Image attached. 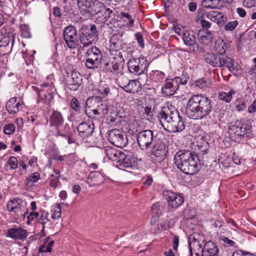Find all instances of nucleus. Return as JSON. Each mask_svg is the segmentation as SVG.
Here are the masks:
<instances>
[{"mask_svg":"<svg viewBox=\"0 0 256 256\" xmlns=\"http://www.w3.org/2000/svg\"><path fill=\"white\" fill-rule=\"evenodd\" d=\"M211 101L201 94L193 95L188 100L186 113L192 119L199 120L208 116L212 111Z\"/></svg>","mask_w":256,"mask_h":256,"instance_id":"obj_1","label":"nucleus"},{"mask_svg":"<svg viewBox=\"0 0 256 256\" xmlns=\"http://www.w3.org/2000/svg\"><path fill=\"white\" fill-rule=\"evenodd\" d=\"M198 156L190 151L180 150L177 152V168L184 173L193 174L198 169Z\"/></svg>","mask_w":256,"mask_h":256,"instance_id":"obj_2","label":"nucleus"},{"mask_svg":"<svg viewBox=\"0 0 256 256\" xmlns=\"http://www.w3.org/2000/svg\"><path fill=\"white\" fill-rule=\"evenodd\" d=\"M204 57L206 62L213 67L226 68L232 72L237 69V64L226 55L206 53Z\"/></svg>","mask_w":256,"mask_h":256,"instance_id":"obj_3","label":"nucleus"},{"mask_svg":"<svg viewBox=\"0 0 256 256\" xmlns=\"http://www.w3.org/2000/svg\"><path fill=\"white\" fill-rule=\"evenodd\" d=\"M174 108L163 107L158 114V118L161 125L170 132H176V116L174 113Z\"/></svg>","mask_w":256,"mask_h":256,"instance_id":"obj_4","label":"nucleus"},{"mask_svg":"<svg viewBox=\"0 0 256 256\" xmlns=\"http://www.w3.org/2000/svg\"><path fill=\"white\" fill-rule=\"evenodd\" d=\"M98 38V31L95 24L90 28H82L79 32V40L82 45V50L96 43Z\"/></svg>","mask_w":256,"mask_h":256,"instance_id":"obj_5","label":"nucleus"},{"mask_svg":"<svg viewBox=\"0 0 256 256\" xmlns=\"http://www.w3.org/2000/svg\"><path fill=\"white\" fill-rule=\"evenodd\" d=\"M78 6L82 15L94 16L104 8V4L98 0H76Z\"/></svg>","mask_w":256,"mask_h":256,"instance_id":"obj_6","label":"nucleus"},{"mask_svg":"<svg viewBox=\"0 0 256 256\" xmlns=\"http://www.w3.org/2000/svg\"><path fill=\"white\" fill-rule=\"evenodd\" d=\"M85 66L88 69L98 68L102 60L101 51L96 46L89 48L84 54Z\"/></svg>","mask_w":256,"mask_h":256,"instance_id":"obj_7","label":"nucleus"},{"mask_svg":"<svg viewBox=\"0 0 256 256\" xmlns=\"http://www.w3.org/2000/svg\"><path fill=\"white\" fill-rule=\"evenodd\" d=\"M188 241L191 256H203L202 244L206 241L204 236L200 234H191Z\"/></svg>","mask_w":256,"mask_h":256,"instance_id":"obj_8","label":"nucleus"},{"mask_svg":"<svg viewBox=\"0 0 256 256\" xmlns=\"http://www.w3.org/2000/svg\"><path fill=\"white\" fill-rule=\"evenodd\" d=\"M129 72L136 75H140L144 72L148 67L146 60L144 58H132L130 59L127 63Z\"/></svg>","mask_w":256,"mask_h":256,"instance_id":"obj_9","label":"nucleus"},{"mask_svg":"<svg viewBox=\"0 0 256 256\" xmlns=\"http://www.w3.org/2000/svg\"><path fill=\"white\" fill-rule=\"evenodd\" d=\"M64 38L68 47L71 49H76L78 46L77 31L74 26H69L64 28L63 32Z\"/></svg>","mask_w":256,"mask_h":256,"instance_id":"obj_10","label":"nucleus"},{"mask_svg":"<svg viewBox=\"0 0 256 256\" xmlns=\"http://www.w3.org/2000/svg\"><path fill=\"white\" fill-rule=\"evenodd\" d=\"M108 138L110 143L118 148L125 147L128 142L126 136L116 129L112 130L108 132Z\"/></svg>","mask_w":256,"mask_h":256,"instance_id":"obj_11","label":"nucleus"},{"mask_svg":"<svg viewBox=\"0 0 256 256\" xmlns=\"http://www.w3.org/2000/svg\"><path fill=\"white\" fill-rule=\"evenodd\" d=\"M118 86L126 92L135 94L141 90L140 84L137 80H128L126 77L122 76L120 78Z\"/></svg>","mask_w":256,"mask_h":256,"instance_id":"obj_12","label":"nucleus"},{"mask_svg":"<svg viewBox=\"0 0 256 256\" xmlns=\"http://www.w3.org/2000/svg\"><path fill=\"white\" fill-rule=\"evenodd\" d=\"M138 143L142 150H146L153 144L154 135L151 130H144L137 136Z\"/></svg>","mask_w":256,"mask_h":256,"instance_id":"obj_13","label":"nucleus"},{"mask_svg":"<svg viewBox=\"0 0 256 256\" xmlns=\"http://www.w3.org/2000/svg\"><path fill=\"white\" fill-rule=\"evenodd\" d=\"M6 206L8 211L14 212L18 216H22L26 214L25 204L20 198H14L9 200L7 203Z\"/></svg>","mask_w":256,"mask_h":256,"instance_id":"obj_14","label":"nucleus"},{"mask_svg":"<svg viewBox=\"0 0 256 256\" xmlns=\"http://www.w3.org/2000/svg\"><path fill=\"white\" fill-rule=\"evenodd\" d=\"M228 134L234 136H244L250 132V126L247 124H240L237 122L231 124L228 128Z\"/></svg>","mask_w":256,"mask_h":256,"instance_id":"obj_15","label":"nucleus"},{"mask_svg":"<svg viewBox=\"0 0 256 256\" xmlns=\"http://www.w3.org/2000/svg\"><path fill=\"white\" fill-rule=\"evenodd\" d=\"M86 105L90 108L96 107L102 114L106 115L108 114V104L106 102L102 100L100 96H94L88 98L86 100Z\"/></svg>","mask_w":256,"mask_h":256,"instance_id":"obj_16","label":"nucleus"},{"mask_svg":"<svg viewBox=\"0 0 256 256\" xmlns=\"http://www.w3.org/2000/svg\"><path fill=\"white\" fill-rule=\"evenodd\" d=\"M66 82L68 88L76 90L82 84V77L80 72L72 70L67 74Z\"/></svg>","mask_w":256,"mask_h":256,"instance_id":"obj_17","label":"nucleus"},{"mask_svg":"<svg viewBox=\"0 0 256 256\" xmlns=\"http://www.w3.org/2000/svg\"><path fill=\"white\" fill-rule=\"evenodd\" d=\"M177 34L182 38L185 44L190 46L196 45L195 32L194 31L182 30L177 26Z\"/></svg>","mask_w":256,"mask_h":256,"instance_id":"obj_18","label":"nucleus"},{"mask_svg":"<svg viewBox=\"0 0 256 256\" xmlns=\"http://www.w3.org/2000/svg\"><path fill=\"white\" fill-rule=\"evenodd\" d=\"M203 256H218V248L211 240L202 244Z\"/></svg>","mask_w":256,"mask_h":256,"instance_id":"obj_19","label":"nucleus"},{"mask_svg":"<svg viewBox=\"0 0 256 256\" xmlns=\"http://www.w3.org/2000/svg\"><path fill=\"white\" fill-rule=\"evenodd\" d=\"M94 124L87 122H82L77 128L79 135L84 138L90 136L94 131Z\"/></svg>","mask_w":256,"mask_h":256,"instance_id":"obj_20","label":"nucleus"},{"mask_svg":"<svg viewBox=\"0 0 256 256\" xmlns=\"http://www.w3.org/2000/svg\"><path fill=\"white\" fill-rule=\"evenodd\" d=\"M104 150L108 158L114 162H120V158L124 156L123 152L112 147L106 146Z\"/></svg>","mask_w":256,"mask_h":256,"instance_id":"obj_21","label":"nucleus"},{"mask_svg":"<svg viewBox=\"0 0 256 256\" xmlns=\"http://www.w3.org/2000/svg\"><path fill=\"white\" fill-rule=\"evenodd\" d=\"M152 144L151 152L156 157H162L166 154V150L164 143L158 141L156 142H153Z\"/></svg>","mask_w":256,"mask_h":256,"instance_id":"obj_22","label":"nucleus"},{"mask_svg":"<svg viewBox=\"0 0 256 256\" xmlns=\"http://www.w3.org/2000/svg\"><path fill=\"white\" fill-rule=\"evenodd\" d=\"M6 236L12 238L22 240L26 237L27 234L22 228H11L8 230Z\"/></svg>","mask_w":256,"mask_h":256,"instance_id":"obj_23","label":"nucleus"},{"mask_svg":"<svg viewBox=\"0 0 256 256\" xmlns=\"http://www.w3.org/2000/svg\"><path fill=\"white\" fill-rule=\"evenodd\" d=\"M104 181V178L101 173L99 172H91L87 180V183L90 186L98 185Z\"/></svg>","mask_w":256,"mask_h":256,"instance_id":"obj_24","label":"nucleus"},{"mask_svg":"<svg viewBox=\"0 0 256 256\" xmlns=\"http://www.w3.org/2000/svg\"><path fill=\"white\" fill-rule=\"evenodd\" d=\"M50 126H54L56 128L62 126L64 123V118L60 112L54 111L50 116Z\"/></svg>","mask_w":256,"mask_h":256,"instance_id":"obj_25","label":"nucleus"},{"mask_svg":"<svg viewBox=\"0 0 256 256\" xmlns=\"http://www.w3.org/2000/svg\"><path fill=\"white\" fill-rule=\"evenodd\" d=\"M22 108V104L16 102V98H11L6 103V108L10 114H15Z\"/></svg>","mask_w":256,"mask_h":256,"instance_id":"obj_26","label":"nucleus"},{"mask_svg":"<svg viewBox=\"0 0 256 256\" xmlns=\"http://www.w3.org/2000/svg\"><path fill=\"white\" fill-rule=\"evenodd\" d=\"M122 66V64L110 59L104 64V70L107 73H118L120 67Z\"/></svg>","mask_w":256,"mask_h":256,"instance_id":"obj_27","label":"nucleus"},{"mask_svg":"<svg viewBox=\"0 0 256 256\" xmlns=\"http://www.w3.org/2000/svg\"><path fill=\"white\" fill-rule=\"evenodd\" d=\"M163 196L166 200L168 206L174 209L176 207V194L171 190H166L163 192Z\"/></svg>","mask_w":256,"mask_h":256,"instance_id":"obj_28","label":"nucleus"},{"mask_svg":"<svg viewBox=\"0 0 256 256\" xmlns=\"http://www.w3.org/2000/svg\"><path fill=\"white\" fill-rule=\"evenodd\" d=\"M151 211L152 216L150 223L151 224H154L158 220L159 216L162 213V209L160 206V204L158 202L154 203L152 206Z\"/></svg>","mask_w":256,"mask_h":256,"instance_id":"obj_29","label":"nucleus"},{"mask_svg":"<svg viewBox=\"0 0 256 256\" xmlns=\"http://www.w3.org/2000/svg\"><path fill=\"white\" fill-rule=\"evenodd\" d=\"M198 41L203 45H208L212 42V36L210 32H204L200 31L198 34Z\"/></svg>","mask_w":256,"mask_h":256,"instance_id":"obj_30","label":"nucleus"},{"mask_svg":"<svg viewBox=\"0 0 256 256\" xmlns=\"http://www.w3.org/2000/svg\"><path fill=\"white\" fill-rule=\"evenodd\" d=\"M228 46L221 38L218 39L215 42L214 49L220 55H226L225 52Z\"/></svg>","mask_w":256,"mask_h":256,"instance_id":"obj_31","label":"nucleus"},{"mask_svg":"<svg viewBox=\"0 0 256 256\" xmlns=\"http://www.w3.org/2000/svg\"><path fill=\"white\" fill-rule=\"evenodd\" d=\"M110 52L111 53L112 58L110 59L122 65L124 63V58L122 52L116 50H110Z\"/></svg>","mask_w":256,"mask_h":256,"instance_id":"obj_32","label":"nucleus"},{"mask_svg":"<svg viewBox=\"0 0 256 256\" xmlns=\"http://www.w3.org/2000/svg\"><path fill=\"white\" fill-rule=\"evenodd\" d=\"M220 0H203L202 5L205 8H216L220 4Z\"/></svg>","mask_w":256,"mask_h":256,"instance_id":"obj_33","label":"nucleus"},{"mask_svg":"<svg viewBox=\"0 0 256 256\" xmlns=\"http://www.w3.org/2000/svg\"><path fill=\"white\" fill-rule=\"evenodd\" d=\"M32 88L36 92L38 96V102L45 103L47 99V94H48L46 93L44 90L42 89L40 90L39 88L36 86H32Z\"/></svg>","mask_w":256,"mask_h":256,"instance_id":"obj_34","label":"nucleus"},{"mask_svg":"<svg viewBox=\"0 0 256 256\" xmlns=\"http://www.w3.org/2000/svg\"><path fill=\"white\" fill-rule=\"evenodd\" d=\"M40 178V174L38 172L31 174L26 180V186H31L32 184L37 182Z\"/></svg>","mask_w":256,"mask_h":256,"instance_id":"obj_35","label":"nucleus"},{"mask_svg":"<svg viewBox=\"0 0 256 256\" xmlns=\"http://www.w3.org/2000/svg\"><path fill=\"white\" fill-rule=\"evenodd\" d=\"M211 84L208 79L202 78L195 82V85L200 88H206L210 86Z\"/></svg>","mask_w":256,"mask_h":256,"instance_id":"obj_36","label":"nucleus"},{"mask_svg":"<svg viewBox=\"0 0 256 256\" xmlns=\"http://www.w3.org/2000/svg\"><path fill=\"white\" fill-rule=\"evenodd\" d=\"M142 112L143 113L144 118L150 121L152 119L154 114L150 107L146 106L142 110Z\"/></svg>","mask_w":256,"mask_h":256,"instance_id":"obj_37","label":"nucleus"},{"mask_svg":"<svg viewBox=\"0 0 256 256\" xmlns=\"http://www.w3.org/2000/svg\"><path fill=\"white\" fill-rule=\"evenodd\" d=\"M204 16L212 21L216 23L218 18H220V12L212 10L205 14Z\"/></svg>","mask_w":256,"mask_h":256,"instance_id":"obj_38","label":"nucleus"},{"mask_svg":"<svg viewBox=\"0 0 256 256\" xmlns=\"http://www.w3.org/2000/svg\"><path fill=\"white\" fill-rule=\"evenodd\" d=\"M122 158H120V162H120V166L122 168H130L132 167V162L131 160L130 159V157L128 156H126L124 154V156Z\"/></svg>","mask_w":256,"mask_h":256,"instance_id":"obj_39","label":"nucleus"},{"mask_svg":"<svg viewBox=\"0 0 256 256\" xmlns=\"http://www.w3.org/2000/svg\"><path fill=\"white\" fill-rule=\"evenodd\" d=\"M235 94L234 90H230L228 92H222L219 94L218 97L220 100H224L227 102H230L232 99V94Z\"/></svg>","mask_w":256,"mask_h":256,"instance_id":"obj_40","label":"nucleus"},{"mask_svg":"<svg viewBox=\"0 0 256 256\" xmlns=\"http://www.w3.org/2000/svg\"><path fill=\"white\" fill-rule=\"evenodd\" d=\"M62 215L61 207L60 204H56L52 217L54 219H58Z\"/></svg>","mask_w":256,"mask_h":256,"instance_id":"obj_41","label":"nucleus"},{"mask_svg":"<svg viewBox=\"0 0 256 256\" xmlns=\"http://www.w3.org/2000/svg\"><path fill=\"white\" fill-rule=\"evenodd\" d=\"M238 20L229 22L224 25V30L226 31H232L238 26Z\"/></svg>","mask_w":256,"mask_h":256,"instance_id":"obj_42","label":"nucleus"},{"mask_svg":"<svg viewBox=\"0 0 256 256\" xmlns=\"http://www.w3.org/2000/svg\"><path fill=\"white\" fill-rule=\"evenodd\" d=\"M16 127L13 124H10L4 126V132L6 134H12L15 131Z\"/></svg>","mask_w":256,"mask_h":256,"instance_id":"obj_43","label":"nucleus"},{"mask_svg":"<svg viewBox=\"0 0 256 256\" xmlns=\"http://www.w3.org/2000/svg\"><path fill=\"white\" fill-rule=\"evenodd\" d=\"M168 18L170 22L172 24V26L170 28H171L169 34H171L172 31L176 32V20L172 14L170 12L168 14Z\"/></svg>","mask_w":256,"mask_h":256,"instance_id":"obj_44","label":"nucleus"},{"mask_svg":"<svg viewBox=\"0 0 256 256\" xmlns=\"http://www.w3.org/2000/svg\"><path fill=\"white\" fill-rule=\"evenodd\" d=\"M7 164L10 166V169L14 170L18 167V161L14 156H11L8 160Z\"/></svg>","mask_w":256,"mask_h":256,"instance_id":"obj_45","label":"nucleus"},{"mask_svg":"<svg viewBox=\"0 0 256 256\" xmlns=\"http://www.w3.org/2000/svg\"><path fill=\"white\" fill-rule=\"evenodd\" d=\"M177 113L178 114V122L177 124V132H182V130L184 129L185 124H184V121L182 120V116H180V114L177 110Z\"/></svg>","mask_w":256,"mask_h":256,"instance_id":"obj_46","label":"nucleus"},{"mask_svg":"<svg viewBox=\"0 0 256 256\" xmlns=\"http://www.w3.org/2000/svg\"><path fill=\"white\" fill-rule=\"evenodd\" d=\"M172 88V82H168L166 84L165 86L162 88V92L164 94L166 95L172 96L174 94V92H168V90Z\"/></svg>","mask_w":256,"mask_h":256,"instance_id":"obj_47","label":"nucleus"},{"mask_svg":"<svg viewBox=\"0 0 256 256\" xmlns=\"http://www.w3.org/2000/svg\"><path fill=\"white\" fill-rule=\"evenodd\" d=\"M134 36L140 47L141 48H144V44L142 34L140 32H138L134 34Z\"/></svg>","mask_w":256,"mask_h":256,"instance_id":"obj_48","label":"nucleus"},{"mask_svg":"<svg viewBox=\"0 0 256 256\" xmlns=\"http://www.w3.org/2000/svg\"><path fill=\"white\" fill-rule=\"evenodd\" d=\"M120 14L123 18H125L128 20V24H127L126 25L130 26H133L134 20L129 14L126 12H122Z\"/></svg>","mask_w":256,"mask_h":256,"instance_id":"obj_49","label":"nucleus"},{"mask_svg":"<svg viewBox=\"0 0 256 256\" xmlns=\"http://www.w3.org/2000/svg\"><path fill=\"white\" fill-rule=\"evenodd\" d=\"M110 91V90L108 87L102 86H100L98 89V92L104 96L108 95Z\"/></svg>","mask_w":256,"mask_h":256,"instance_id":"obj_50","label":"nucleus"},{"mask_svg":"<svg viewBox=\"0 0 256 256\" xmlns=\"http://www.w3.org/2000/svg\"><path fill=\"white\" fill-rule=\"evenodd\" d=\"M227 17L220 12V18H218L216 24H218L220 26H222L224 25V24L227 22Z\"/></svg>","mask_w":256,"mask_h":256,"instance_id":"obj_51","label":"nucleus"},{"mask_svg":"<svg viewBox=\"0 0 256 256\" xmlns=\"http://www.w3.org/2000/svg\"><path fill=\"white\" fill-rule=\"evenodd\" d=\"M48 213L47 212H42L39 218L40 222L42 223L43 225L48 220Z\"/></svg>","mask_w":256,"mask_h":256,"instance_id":"obj_52","label":"nucleus"},{"mask_svg":"<svg viewBox=\"0 0 256 256\" xmlns=\"http://www.w3.org/2000/svg\"><path fill=\"white\" fill-rule=\"evenodd\" d=\"M70 106V107L74 110H76V111L78 110V108H79V104L78 102V100L76 98H73L72 100Z\"/></svg>","mask_w":256,"mask_h":256,"instance_id":"obj_53","label":"nucleus"},{"mask_svg":"<svg viewBox=\"0 0 256 256\" xmlns=\"http://www.w3.org/2000/svg\"><path fill=\"white\" fill-rule=\"evenodd\" d=\"M246 102L242 100L240 104L236 106V108L238 111L241 112L246 110Z\"/></svg>","mask_w":256,"mask_h":256,"instance_id":"obj_54","label":"nucleus"},{"mask_svg":"<svg viewBox=\"0 0 256 256\" xmlns=\"http://www.w3.org/2000/svg\"><path fill=\"white\" fill-rule=\"evenodd\" d=\"M248 112L250 114H254L256 112V99H255L251 105L248 107Z\"/></svg>","mask_w":256,"mask_h":256,"instance_id":"obj_55","label":"nucleus"},{"mask_svg":"<svg viewBox=\"0 0 256 256\" xmlns=\"http://www.w3.org/2000/svg\"><path fill=\"white\" fill-rule=\"evenodd\" d=\"M52 248H50V246H45L44 244L42 246H40L39 248V252L41 253L43 252H50L52 251Z\"/></svg>","mask_w":256,"mask_h":256,"instance_id":"obj_56","label":"nucleus"},{"mask_svg":"<svg viewBox=\"0 0 256 256\" xmlns=\"http://www.w3.org/2000/svg\"><path fill=\"white\" fill-rule=\"evenodd\" d=\"M244 3L248 8L256 6V0H244Z\"/></svg>","mask_w":256,"mask_h":256,"instance_id":"obj_57","label":"nucleus"},{"mask_svg":"<svg viewBox=\"0 0 256 256\" xmlns=\"http://www.w3.org/2000/svg\"><path fill=\"white\" fill-rule=\"evenodd\" d=\"M52 82H44L42 84L40 85V88H43L44 87L48 88V90H52Z\"/></svg>","mask_w":256,"mask_h":256,"instance_id":"obj_58","label":"nucleus"},{"mask_svg":"<svg viewBox=\"0 0 256 256\" xmlns=\"http://www.w3.org/2000/svg\"><path fill=\"white\" fill-rule=\"evenodd\" d=\"M53 14L57 18H60L62 16L61 11L58 7H54L53 8Z\"/></svg>","mask_w":256,"mask_h":256,"instance_id":"obj_59","label":"nucleus"},{"mask_svg":"<svg viewBox=\"0 0 256 256\" xmlns=\"http://www.w3.org/2000/svg\"><path fill=\"white\" fill-rule=\"evenodd\" d=\"M200 24H201V26H202L204 28H208L210 27L211 26V23L210 22H209L208 21H206V20H202L200 21Z\"/></svg>","mask_w":256,"mask_h":256,"instance_id":"obj_60","label":"nucleus"},{"mask_svg":"<svg viewBox=\"0 0 256 256\" xmlns=\"http://www.w3.org/2000/svg\"><path fill=\"white\" fill-rule=\"evenodd\" d=\"M188 78H189L188 76H184V77L182 78L180 77L177 76V83L178 82H179L180 83L182 84H186L187 81L188 80Z\"/></svg>","mask_w":256,"mask_h":256,"instance_id":"obj_61","label":"nucleus"},{"mask_svg":"<svg viewBox=\"0 0 256 256\" xmlns=\"http://www.w3.org/2000/svg\"><path fill=\"white\" fill-rule=\"evenodd\" d=\"M236 11L238 14L242 18L244 17L246 15L245 10L242 8H237Z\"/></svg>","mask_w":256,"mask_h":256,"instance_id":"obj_62","label":"nucleus"},{"mask_svg":"<svg viewBox=\"0 0 256 256\" xmlns=\"http://www.w3.org/2000/svg\"><path fill=\"white\" fill-rule=\"evenodd\" d=\"M197 8V4L194 2H190L188 4V10L190 11L193 12H194Z\"/></svg>","mask_w":256,"mask_h":256,"instance_id":"obj_63","label":"nucleus"},{"mask_svg":"<svg viewBox=\"0 0 256 256\" xmlns=\"http://www.w3.org/2000/svg\"><path fill=\"white\" fill-rule=\"evenodd\" d=\"M184 202V198L181 194H177V206L181 205Z\"/></svg>","mask_w":256,"mask_h":256,"instance_id":"obj_64","label":"nucleus"}]
</instances>
